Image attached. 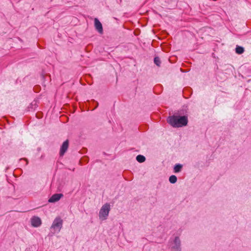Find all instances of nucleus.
<instances>
[{
  "instance_id": "nucleus-9",
  "label": "nucleus",
  "mask_w": 251,
  "mask_h": 251,
  "mask_svg": "<svg viewBox=\"0 0 251 251\" xmlns=\"http://www.w3.org/2000/svg\"><path fill=\"white\" fill-rule=\"evenodd\" d=\"M182 168V166L181 164H178L175 166L174 170L175 173H178L180 172Z\"/></svg>"
},
{
  "instance_id": "nucleus-4",
  "label": "nucleus",
  "mask_w": 251,
  "mask_h": 251,
  "mask_svg": "<svg viewBox=\"0 0 251 251\" xmlns=\"http://www.w3.org/2000/svg\"><path fill=\"white\" fill-rule=\"evenodd\" d=\"M174 245L172 247L173 251H180V241L178 237H176L174 241Z\"/></svg>"
},
{
  "instance_id": "nucleus-1",
  "label": "nucleus",
  "mask_w": 251,
  "mask_h": 251,
  "mask_svg": "<svg viewBox=\"0 0 251 251\" xmlns=\"http://www.w3.org/2000/svg\"><path fill=\"white\" fill-rule=\"evenodd\" d=\"M167 122L174 127L185 126L188 123L187 117L173 115L167 118Z\"/></svg>"
},
{
  "instance_id": "nucleus-7",
  "label": "nucleus",
  "mask_w": 251,
  "mask_h": 251,
  "mask_svg": "<svg viewBox=\"0 0 251 251\" xmlns=\"http://www.w3.org/2000/svg\"><path fill=\"white\" fill-rule=\"evenodd\" d=\"M95 27L96 29L100 33H102L103 28L101 23L97 18H95L94 20Z\"/></svg>"
},
{
  "instance_id": "nucleus-2",
  "label": "nucleus",
  "mask_w": 251,
  "mask_h": 251,
  "mask_svg": "<svg viewBox=\"0 0 251 251\" xmlns=\"http://www.w3.org/2000/svg\"><path fill=\"white\" fill-rule=\"evenodd\" d=\"M110 210V204L108 203L104 204L100 209L99 212L100 219L103 220H105L108 216Z\"/></svg>"
},
{
  "instance_id": "nucleus-14",
  "label": "nucleus",
  "mask_w": 251,
  "mask_h": 251,
  "mask_svg": "<svg viewBox=\"0 0 251 251\" xmlns=\"http://www.w3.org/2000/svg\"><path fill=\"white\" fill-rule=\"evenodd\" d=\"M24 160H25V161H26V164H27V163H28V162H27V160L26 159H24Z\"/></svg>"
},
{
  "instance_id": "nucleus-5",
  "label": "nucleus",
  "mask_w": 251,
  "mask_h": 251,
  "mask_svg": "<svg viewBox=\"0 0 251 251\" xmlns=\"http://www.w3.org/2000/svg\"><path fill=\"white\" fill-rule=\"evenodd\" d=\"M31 225L34 227H38L41 225V220L38 217H33L31 219Z\"/></svg>"
},
{
  "instance_id": "nucleus-12",
  "label": "nucleus",
  "mask_w": 251,
  "mask_h": 251,
  "mask_svg": "<svg viewBox=\"0 0 251 251\" xmlns=\"http://www.w3.org/2000/svg\"><path fill=\"white\" fill-rule=\"evenodd\" d=\"M177 181V177L175 175H172L171 176H170L169 177V181L171 183H175Z\"/></svg>"
},
{
  "instance_id": "nucleus-3",
  "label": "nucleus",
  "mask_w": 251,
  "mask_h": 251,
  "mask_svg": "<svg viewBox=\"0 0 251 251\" xmlns=\"http://www.w3.org/2000/svg\"><path fill=\"white\" fill-rule=\"evenodd\" d=\"M62 220L60 218H56L53 221L51 228L57 229L58 231H59L62 227Z\"/></svg>"
},
{
  "instance_id": "nucleus-6",
  "label": "nucleus",
  "mask_w": 251,
  "mask_h": 251,
  "mask_svg": "<svg viewBox=\"0 0 251 251\" xmlns=\"http://www.w3.org/2000/svg\"><path fill=\"white\" fill-rule=\"evenodd\" d=\"M69 147V141L68 140L64 141L61 147L60 151V156H63L65 152L67 151Z\"/></svg>"
},
{
  "instance_id": "nucleus-10",
  "label": "nucleus",
  "mask_w": 251,
  "mask_h": 251,
  "mask_svg": "<svg viewBox=\"0 0 251 251\" xmlns=\"http://www.w3.org/2000/svg\"><path fill=\"white\" fill-rule=\"evenodd\" d=\"M136 160L138 162L142 163L145 161L146 158L142 155H138L136 156Z\"/></svg>"
},
{
  "instance_id": "nucleus-13",
  "label": "nucleus",
  "mask_w": 251,
  "mask_h": 251,
  "mask_svg": "<svg viewBox=\"0 0 251 251\" xmlns=\"http://www.w3.org/2000/svg\"><path fill=\"white\" fill-rule=\"evenodd\" d=\"M154 62L157 66H159L161 63L160 58L158 57H155L154 58Z\"/></svg>"
},
{
  "instance_id": "nucleus-11",
  "label": "nucleus",
  "mask_w": 251,
  "mask_h": 251,
  "mask_svg": "<svg viewBox=\"0 0 251 251\" xmlns=\"http://www.w3.org/2000/svg\"><path fill=\"white\" fill-rule=\"evenodd\" d=\"M236 52L239 54L243 53L244 51V49L241 47L237 46L236 48Z\"/></svg>"
},
{
  "instance_id": "nucleus-8",
  "label": "nucleus",
  "mask_w": 251,
  "mask_h": 251,
  "mask_svg": "<svg viewBox=\"0 0 251 251\" xmlns=\"http://www.w3.org/2000/svg\"><path fill=\"white\" fill-rule=\"evenodd\" d=\"M63 196L62 194H55L53 195L49 200L50 202H54L58 201Z\"/></svg>"
}]
</instances>
